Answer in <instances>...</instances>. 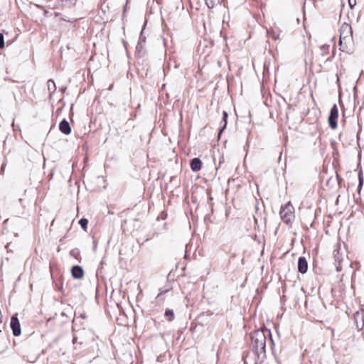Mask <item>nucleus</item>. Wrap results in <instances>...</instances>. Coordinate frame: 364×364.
<instances>
[{
	"label": "nucleus",
	"mask_w": 364,
	"mask_h": 364,
	"mask_svg": "<svg viewBox=\"0 0 364 364\" xmlns=\"http://www.w3.org/2000/svg\"><path fill=\"white\" fill-rule=\"evenodd\" d=\"M10 326L14 336H18L21 334V325L16 315H14L11 317Z\"/></svg>",
	"instance_id": "39448f33"
},
{
	"label": "nucleus",
	"mask_w": 364,
	"mask_h": 364,
	"mask_svg": "<svg viewBox=\"0 0 364 364\" xmlns=\"http://www.w3.org/2000/svg\"><path fill=\"white\" fill-rule=\"evenodd\" d=\"M48 90L50 94L55 92L56 90V86L53 80H48L47 82Z\"/></svg>",
	"instance_id": "ddd939ff"
},
{
	"label": "nucleus",
	"mask_w": 364,
	"mask_h": 364,
	"mask_svg": "<svg viewBox=\"0 0 364 364\" xmlns=\"http://www.w3.org/2000/svg\"><path fill=\"white\" fill-rule=\"evenodd\" d=\"M319 48L321 50V55H326V54H327L328 53L329 45H327V44L321 45Z\"/></svg>",
	"instance_id": "4468645a"
},
{
	"label": "nucleus",
	"mask_w": 364,
	"mask_h": 364,
	"mask_svg": "<svg viewBox=\"0 0 364 364\" xmlns=\"http://www.w3.org/2000/svg\"><path fill=\"white\" fill-rule=\"evenodd\" d=\"M269 336L270 341H273L272 334L269 329H258L250 333L251 341H266Z\"/></svg>",
	"instance_id": "f03ea898"
},
{
	"label": "nucleus",
	"mask_w": 364,
	"mask_h": 364,
	"mask_svg": "<svg viewBox=\"0 0 364 364\" xmlns=\"http://www.w3.org/2000/svg\"><path fill=\"white\" fill-rule=\"evenodd\" d=\"M142 42H144V38L142 37V36L141 35V36L139 37V45H141V43Z\"/></svg>",
	"instance_id": "4be33fe9"
},
{
	"label": "nucleus",
	"mask_w": 364,
	"mask_h": 364,
	"mask_svg": "<svg viewBox=\"0 0 364 364\" xmlns=\"http://www.w3.org/2000/svg\"><path fill=\"white\" fill-rule=\"evenodd\" d=\"M358 180H359V184H358V193H360V191L361 190V187L363 184V177L360 172L358 174Z\"/></svg>",
	"instance_id": "a211bd4d"
},
{
	"label": "nucleus",
	"mask_w": 364,
	"mask_h": 364,
	"mask_svg": "<svg viewBox=\"0 0 364 364\" xmlns=\"http://www.w3.org/2000/svg\"><path fill=\"white\" fill-rule=\"evenodd\" d=\"M205 4L208 8H213L217 3L219 2V0H205Z\"/></svg>",
	"instance_id": "f3484780"
},
{
	"label": "nucleus",
	"mask_w": 364,
	"mask_h": 364,
	"mask_svg": "<svg viewBox=\"0 0 364 364\" xmlns=\"http://www.w3.org/2000/svg\"><path fill=\"white\" fill-rule=\"evenodd\" d=\"M165 316L167 318V319L169 321H172L174 318V313H173V310L167 309L165 311Z\"/></svg>",
	"instance_id": "2eb2a0df"
},
{
	"label": "nucleus",
	"mask_w": 364,
	"mask_h": 364,
	"mask_svg": "<svg viewBox=\"0 0 364 364\" xmlns=\"http://www.w3.org/2000/svg\"><path fill=\"white\" fill-rule=\"evenodd\" d=\"M349 6L352 9L356 4V0H348Z\"/></svg>",
	"instance_id": "412c9836"
},
{
	"label": "nucleus",
	"mask_w": 364,
	"mask_h": 364,
	"mask_svg": "<svg viewBox=\"0 0 364 364\" xmlns=\"http://www.w3.org/2000/svg\"><path fill=\"white\" fill-rule=\"evenodd\" d=\"M280 218L286 224H291L294 220V208L291 202H288L284 206L281 207Z\"/></svg>",
	"instance_id": "f257e3e1"
},
{
	"label": "nucleus",
	"mask_w": 364,
	"mask_h": 364,
	"mask_svg": "<svg viewBox=\"0 0 364 364\" xmlns=\"http://www.w3.org/2000/svg\"><path fill=\"white\" fill-rule=\"evenodd\" d=\"M78 223L80 224V225L82 227V228L84 230H87V224H88V220L86 218H81Z\"/></svg>",
	"instance_id": "dca6fc26"
},
{
	"label": "nucleus",
	"mask_w": 364,
	"mask_h": 364,
	"mask_svg": "<svg viewBox=\"0 0 364 364\" xmlns=\"http://www.w3.org/2000/svg\"><path fill=\"white\" fill-rule=\"evenodd\" d=\"M352 39V28L348 23H343L340 30V43H346Z\"/></svg>",
	"instance_id": "7ed1b4c3"
},
{
	"label": "nucleus",
	"mask_w": 364,
	"mask_h": 364,
	"mask_svg": "<svg viewBox=\"0 0 364 364\" xmlns=\"http://www.w3.org/2000/svg\"><path fill=\"white\" fill-rule=\"evenodd\" d=\"M255 345L253 346V350L255 354L258 356L263 355H265V346L266 343H255Z\"/></svg>",
	"instance_id": "1a4fd4ad"
},
{
	"label": "nucleus",
	"mask_w": 364,
	"mask_h": 364,
	"mask_svg": "<svg viewBox=\"0 0 364 364\" xmlns=\"http://www.w3.org/2000/svg\"><path fill=\"white\" fill-rule=\"evenodd\" d=\"M307 270L308 263L306 259L303 257H299L298 260V271L301 274H304Z\"/></svg>",
	"instance_id": "0eeeda50"
},
{
	"label": "nucleus",
	"mask_w": 364,
	"mask_h": 364,
	"mask_svg": "<svg viewBox=\"0 0 364 364\" xmlns=\"http://www.w3.org/2000/svg\"><path fill=\"white\" fill-rule=\"evenodd\" d=\"M354 321L356 327L361 330L364 327V314L363 312H355L354 314Z\"/></svg>",
	"instance_id": "423d86ee"
},
{
	"label": "nucleus",
	"mask_w": 364,
	"mask_h": 364,
	"mask_svg": "<svg viewBox=\"0 0 364 364\" xmlns=\"http://www.w3.org/2000/svg\"><path fill=\"white\" fill-rule=\"evenodd\" d=\"M227 118H228V113L224 111L223 112V122L224 124H223V129H221L220 132H222L223 129H224L227 125Z\"/></svg>",
	"instance_id": "6ab92c4d"
},
{
	"label": "nucleus",
	"mask_w": 364,
	"mask_h": 364,
	"mask_svg": "<svg viewBox=\"0 0 364 364\" xmlns=\"http://www.w3.org/2000/svg\"><path fill=\"white\" fill-rule=\"evenodd\" d=\"M59 129L60 132L65 134H69L71 132V127L70 124L65 119H63L60 122L59 124Z\"/></svg>",
	"instance_id": "9b49d317"
},
{
	"label": "nucleus",
	"mask_w": 364,
	"mask_h": 364,
	"mask_svg": "<svg viewBox=\"0 0 364 364\" xmlns=\"http://www.w3.org/2000/svg\"><path fill=\"white\" fill-rule=\"evenodd\" d=\"M281 32L282 31L278 27L274 26L271 29L267 30V35L272 39L277 41L279 39Z\"/></svg>",
	"instance_id": "9d476101"
},
{
	"label": "nucleus",
	"mask_w": 364,
	"mask_h": 364,
	"mask_svg": "<svg viewBox=\"0 0 364 364\" xmlns=\"http://www.w3.org/2000/svg\"><path fill=\"white\" fill-rule=\"evenodd\" d=\"M4 46V37L2 33H0V48L2 49Z\"/></svg>",
	"instance_id": "aec40b11"
},
{
	"label": "nucleus",
	"mask_w": 364,
	"mask_h": 364,
	"mask_svg": "<svg viewBox=\"0 0 364 364\" xmlns=\"http://www.w3.org/2000/svg\"><path fill=\"white\" fill-rule=\"evenodd\" d=\"M338 117V109L336 105H334L330 112V114L328 117V124L330 127L332 129H336L337 128V118Z\"/></svg>",
	"instance_id": "20e7f679"
},
{
	"label": "nucleus",
	"mask_w": 364,
	"mask_h": 364,
	"mask_svg": "<svg viewBox=\"0 0 364 364\" xmlns=\"http://www.w3.org/2000/svg\"><path fill=\"white\" fill-rule=\"evenodd\" d=\"M202 162L198 158H194L191 161V168L193 171H198L201 169Z\"/></svg>",
	"instance_id": "f8f14e48"
},
{
	"label": "nucleus",
	"mask_w": 364,
	"mask_h": 364,
	"mask_svg": "<svg viewBox=\"0 0 364 364\" xmlns=\"http://www.w3.org/2000/svg\"><path fill=\"white\" fill-rule=\"evenodd\" d=\"M71 273L75 279H81L84 276V270L79 265H75L72 267Z\"/></svg>",
	"instance_id": "6e6552de"
}]
</instances>
